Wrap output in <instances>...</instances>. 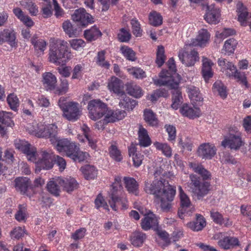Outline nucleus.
Here are the masks:
<instances>
[{
  "label": "nucleus",
  "instance_id": "62",
  "mask_svg": "<svg viewBox=\"0 0 251 251\" xmlns=\"http://www.w3.org/2000/svg\"><path fill=\"white\" fill-rule=\"evenodd\" d=\"M119 40L122 42H128L131 38V34L129 30L122 28L120 29V32L118 34Z\"/></svg>",
  "mask_w": 251,
  "mask_h": 251
},
{
  "label": "nucleus",
  "instance_id": "30",
  "mask_svg": "<svg viewBox=\"0 0 251 251\" xmlns=\"http://www.w3.org/2000/svg\"><path fill=\"white\" fill-rule=\"evenodd\" d=\"M181 207L179 209V212L182 214L186 213H189V211L187 209L190 208V213H192L195 211V208L191 204L190 200L188 196L186 194H182L180 196Z\"/></svg>",
  "mask_w": 251,
  "mask_h": 251
},
{
  "label": "nucleus",
  "instance_id": "3",
  "mask_svg": "<svg viewBox=\"0 0 251 251\" xmlns=\"http://www.w3.org/2000/svg\"><path fill=\"white\" fill-rule=\"evenodd\" d=\"M168 72L163 71L160 75V78L154 80V83L157 86H167L171 89H174L172 92V107L174 109H177L182 103L181 92L178 89L181 77L177 76L176 79H171V76L166 75Z\"/></svg>",
  "mask_w": 251,
  "mask_h": 251
},
{
  "label": "nucleus",
  "instance_id": "39",
  "mask_svg": "<svg viewBox=\"0 0 251 251\" xmlns=\"http://www.w3.org/2000/svg\"><path fill=\"white\" fill-rule=\"evenodd\" d=\"M126 91L129 95L136 98H140L143 95L141 87L133 82L126 84Z\"/></svg>",
  "mask_w": 251,
  "mask_h": 251
},
{
  "label": "nucleus",
  "instance_id": "47",
  "mask_svg": "<svg viewBox=\"0 0 251 251\" xmlns=\"http://www.w3.org/2000/svg\"><path fill=\"white\" fill-rule=\"evenodd\" d=\"M144 119L151 126H153L158 125V120L154 113L151 110L146 109L145 110Z\"/></svg>",
  "mask_w": 251,
  "mask_h": 251
},
{
  "label": "nucleus",
  "instance_id": "51",
  "mask_svg": "<svg viewBox=\"0 0 251 251\" xmlns=\"http://www.w3.org/2000/svg\"><path fill=\"white\" fill-rule=\"evenodd\" d=\"M62 27L65 32L70 37L76 36L77 34L76 28L73 25L70 21H66L62 24Z\"/></svg>",
  "mask_w": 251,
  "mask_h": 251
},
{
  "label": "nucleus",
  "instance_id": "49",
  "mask_svg": "<svg viewBox=\"0 0 251 251\" xmlns=\"http://www.w3.org/2000/svg\"><path fill=\"white\" fill-rule=\"evenodd\" d=\"M162 17L156 11L151 12L149 16V23L152 25L157 26L162 23Z\"/></svg>",
  "mask_w": 251,
  "mask_h": 251
},
{
  "label": "nucleus",
  "instance_id": "50",
  "mask_svg": "<svg viewBox=\"0 0 251 251\" xmlns=\"http://www.w3.org/2000/svg\"><path fill=\"white\" fill-rule=\"evenodd\" d=\"M237 45V41L233 38H230L226 40L224 44V49L225 54L229 55L234 52Z\"/></svg>",
  "mask_w": 251,
  "mask_h": 251
},
{
  "label": "nucleus",
  "instance_id": "22",
  "mask_svg": "<svg viewBox=\"0 0 251 251\" xmlns=\"http://www.w3.org/2000/svg\"><path fill=\"white\" fill-rule=\"evenodd\" d=\"M16 35L14 31L4 29L0 31V45L7 42L11 47L15 46Z\"/></svg>",
  "mask_w": 251,
  "mask_h": 251
},
{
  "label": "nucleus",
  "instance_id": "54",
  "mask_svg": "<svg viewBox=\"0 0 251 251\" xmlns=\"http://www.w3.org/2000/svg\"><path fill=\"white\" fill-rule=\"evenodd\" d=\"M189 89V96L192 101H201L202 98L200 94L199 89L194 86H190Z\"/></svg>",
  "mask_w": 251,
  "mask_h": 251
},
{
  "label": "nucleus",
  "instance_id": "6",
  "mask_svg": "<svg viewBox=\"0 0 251 251\" xmlns=\"http://www.w3.org/2000/svg\"><path fill=\"white\" fill-rule=\"evenodd\" d=\"M173 187L170 185L168 182L164 179H155L152 182L149 179L145 182L144 191L147 194H151L157 198L162 197V195L168 190Z\"/></svg>",
  "mask_w": 251,
  "mask_h": 251
},
{
  "label": "nucleus",
  "instance_id": "56",
  "mask_svg": "<svg viewBox=\"0 0 251 251\" xmlns=\"http://www.w3.org/2000/svg\"><path fill=\"white\" fill-rule=\"evenodd\" d=\"M164 48L162 46H159L156 52V63L159 67L162 66L166 60V56L164 54Z\"/></svg>",
  "mask_w": 251,
  "mask_h": 251
},
{
  "label": "nucleus",
  "instance_id": "32",
  "mask_svg": "<svg viewBox=\"0 0 251 251\" xmlns=\"http://www.w3.org/2000/svg\"><path fill=\"white\" fill-rule=\"evenodd\" d=\"M237 12L238 13V20L242 25H246V21L248 19L249 12L247 8L243 3L239 1L237 4Z\"/></svg>",
  "mask_w": 251,
  "mask_h": 251
},
{
  "label": "nucleus",
  "instance_id": "60",
  "mask_svg": "<svg viewBox=\"0 0 251 251\" xmlns=\"http://www.w3.org/2000/svg\"><path fill=\"white\" fill-rule=\"evenodd\" d=\"M130 24L133 34L136 37L141 36L142 30L141 29V25L138 21L136 18L132 19L131 20Z\"/></svg>",
  "mask_w": 251,
  "mask_h": 251
},
{
  "label": "nucleus",
  "instance_id": "35",
  "mask_svg": "<svg viewBox=\"0 0 251 251\" xmlns=\"http://www.w3.org/2000/svg\"><path fill=\"white\" fill-rule=\"evenodd\" d=\"M120 97L121 99L119 102V106L121 108H124L127 110H132L137 104V102L135 100L127 97L125 93Z\"/></svg>",
  "mask_w": 251,
  "mask_h": 251
},
{
  "label": "nucleus",
  "instance_id": "26",
  "mask_svg": "<svg viewBox=\"0 0 251 251\" xmlns=\"http://www.w3.org/2000/svg\"><path fill=\"white\" fill-rule=\"evenodd\" d=\"M15 187L21 194H25L30 184V179L27 177H18L15 179Z\"/></svg>",
  "mask_w": 251,
  "mask_h": 251
},
{
  "label": "nucleus",
  "instance_id": "25",
  "mask_svg": "<svg viewBox=\"0 0 251 251\" xmlns=\"http://www.w3.org/2000/svg\"><path fill=\"white\" fill-rule=\"evenodd\" d=\"M189 166L194 172L201 176L203 181L211 179V173L205 169L202 165L195 162H191Z\"/></svg>",
  "mask_w": 251,
  "mask_h": 251
},
{
  "label": "nucleus",
  "instance_id": "23",
  "mask_svg": "<svg viewBox=\"0 0 251 251\" xmlns=\"http://www.w3.org/2000/svg\"><path fill=\"white\" fill-rule=\"evenodd\" d=\"M218 245L224 250L233 249L240 246V242L236 237L226 236L220 239L218 242Z\"/></svg>",
  "mask_w": 251,
  "mask_h": 251
},
{
  "label": "nucleus",
  "instance_id": "38",
  "mask_svg": "<svg viewBox=\"0 0 251 251\" xmlns=\"http://www.w3.org/2000/svg\"><path fill=\"white\" fill-rule=\"evenodd\" d=\"M139 145L143 147H148L151 144V140L147 130L141 125L138 131Z\"/></svg>",
  "mask_w": 251,
  "mask_h": 251
},
{
  "label": "nucleus",
  "instance_id": "64",
  "mask_svg": "<svg viewBox=\"0 0 251 251\" xmlns=\"http://www.w3.org/2000/svg\"><path fill=\"white\" fill-rule=\"evenodd\" d=\"M95 203L97 208L102 207L104 209L109 210L108 205L100 194H99L97 196L95 201Z\"/></svg>",
  "mask_w": 251,
  "mask_h": 251
},
{
  "label": "nucleus",
  "instance_id": "8",
  "mask_svg": "<svg viewBox=\"0 0 251 251\" xmlns=\"http://www.w3.org/2000/svg\"><path fill=\"white\" fill-rule=\"evenodd\" d=\"M191 188L194 196L198 200H202L210 190V184L205 181H201L200 178L194 174L189 176Z\"/></svg>",
  "mask_w": 251,
  "mask_h": 251
},
{
  "label": "nucleus",
  "instance_id": "44",
  "mask_svg": "<svg viewBox=\"0 0 251 251\" xmlns=\"http://www.w3.org/2000/svg\"><path fill=\"white\" fill-rule=\"evenodd\" d=\"M226 75L228 77L233 76L237 81L239 82L240 84L244 85L246 88H248V83L247 80V77L244 73L239 72L238 70L235 71L232 73L229 72L226 73Z\"/></svg>",
  "mask_w": 251,
  "mask_h": 251
},
{
  "label": "nucleus",
  "instance_id": "29",
  "mask_svg": "<svg viewBox=\"0 0 251 251\" xmlns=\"http://www.w3.org/2000/svg\"><path fill=\"white\" fill-rule=\"evenodd\" d=\"M16 149L27 155V159L31 160V150L30 148V144L25 140H16L14 141Z\"/></svg>",
  "mask_w": 251,
  "mask_h": 251
},
{
  "label": "nucleus",
  "instance_id": "4",
  "mask_svg": "<svg viewBox=\"0 0 251 251\" xmlns=\"http://www.w3.org/2000/svg\"><path fill=\"white\" fill-rule=\"evenodd\" d=\"M56 150L60 152H64L67 156L74 161H83L87 158L88 153L81 151L75 143L67 139H62L56 145Z\"/></svg>",
  "mask_w": 251,
  "mask_h": 251
},
{
  "label": "nucleus",
  "instance_id": "18",
  "mask_svg": "<svg viewBox=\"0 0 251 251\" xmlns=\"http://www.w3.org/2000/svg\"><path fill=\"white\" fill-rule=\"evenodd\" d=\"M58 182L63 188V190L68 193H70L78 187V183L75 178L71 177L59 178Z\"/></svg>",
  "mask_w": 251,
  "mask_h": 251
},
{
  "label": "nucleus",
  "instance_id": "27",
  "mask_svg": "<svg viewBox=\"0 0 251 251\" xmlns=\"http://www.w3.org/2000/svg\"><path fill=\"white\" fill-rule=\"evenodd\" d=\"M210 38V34L207 29H201L199 30L198 35L195 41L192 43L194 46L204 47L208 43Z\"/></svg>",
  "mask_w": 251,
  "mask_h": 251
},
{
  "label": "nucleus",
  "instance_id": "15",
  "mask_svg": "<svg viewBox=\"0 0 251 251\" xmlns=\"http://www.w3.org/2000/svg\"><path fill=\"white\" fill-rule=\"evenodd\" d=\"M164 194L161 196L162 197H158L157 199L161 201V207L162 210L168 212L172 207L171 202L173 201L176 194L175 188L172 187L165 192Z\"/></svg>",
  "mask_w": 251,
  "mask_h": 251
},
{
  "label": "nucleus",
  "instance_id": "52",
  "mask_svg": "<svg viewBox=\"0 0 251 251\" xmlns=\"http://www.w3.org/2000/svg\"><path fill=\"white\" fill-rule=\"evenodd\" d=\"M154 146L158 150L161 151L162 153L167 157H171L172 156V149L166 143H161L158 142L154 143Z\"/></svg>",
  "mask_w": 251,
  "mask_h": 251
},
{
  "label": "nucleus",
  "instance_id": "43",
  "mask_svg": "<svg viewBox=\"0 0 251 251\" xmlns=\"http://www.w3.org/2000/svg\"><path fill=\"white\" fill-rule=\"evenodd\" d=\"M59 178L58 177L55 179L53 178L52 180L49 181L47 184L48 191L55 196H58L60 192L58 182Z\"/></svg>",
  "mask_w": 251,
  "mask_h": 251
},
{
  "label": "nucleus",
  "instance_id": "7",
  "mask_svg": "<svg viewBox=\"0 0 251 251\" xmlns=\"http://www.w3.org/2000/svg\"><path fill=\"white\" fill-rule=\"evenodd\" d=\"M244 144L242 140V133L235 126H231L228 133L224 137L221 145L224 148L228 147L230 150H238Z\"/></svg>",
  "mask_w": 251,
  "mask_h": 251
},
{
  "label": "nucleus",
  "instance_id": "21",
  "mask_svg": "<svg viewBox=\"0 0 251 251\" xmlns=\"http://www.w3.org/2000/svg\"><path fill=\"white\" fill-rule=\"evenodd\" d=\"M105 114L103 119V123L105 124L121 120L126 116V113L124 110H116L115 111L107 110Z\"/></svg>",
  "mask_w": 251,
  "mask_h": 251
},
{
  "label": "nucleus",
  "instance_id": "40",
  "mask_svg": "<svg viewBox=\"0 0 251 251\" xmlns=\"http://www.w3.org/2000/svg\"><path fill=\"white\" fill-rule=\"evenodd\" d=\"M80 171L86 179H94L97 176V170L94 166L85 165L81 167Z\"/></svg>",
  "mask_w": 251,
  "mask_h": 251
},
{
  "label": "nucleus",
  "instance_id": "19",
  "mask_svg": "<svg viewBox=\"0 0 251 251\" xmlns=\"http://www.w3.org/2000/svg\"><path fill=\"white\" fill-rule=\"evenodd\" d=\"M202 62L201 73L203 78L207 82L213 76L212 67L214 64L211 60L205 57H202Z\"/></svg>",
  "mask_w": 251,
  "mask_h": 251
},
{
  "label": "nucleus",
  "instance_id": "57",
  "mask_svg": "<svg viewBox=\"0 0 251 251\" xmlns=\"http://www.w3.org/2000/svg\"><path fill=\"white\" fill-rule=\"evenodd\" d=\"M109 151L110 157L114 160L117 162H120L122 160L123 156L121 152L117 146L112 145L110 147Z\"/></svg>",
  "mask_w": 251,
  "mask_h": 251
},
{
  "label": "nucleus",
  "instance_id": "14",
  "mask_svg": "<svg viewBox=\"0 0 251 251\" xmlns=\"http://www.w3.org/2000/svg\"><path fill=\"white\" fill-rule=\"evenodd\" d=\"M72 19L79 23L80 25L85 26L93 22L92 16L87 13L84 8H79L75 11L72 15Z\"/></svg>",
  "mask_w": 251,
  "mask_h": 251
},
{
  "label": "nucleus",
  "instance_id": "41",
  "mask_svg": "<svg viewBox=\"0 0 251 251\" xmlns=\"http://www.w3.org/2000/svg\"><path fill=\"white\" fill-rule=\"evenodd\" d=\"M100 30L96 26H93L90 29L86 30L84 33V36L86 39L89 41L95 40L101 36Z\"/></svg>",
  "mask_w": 251,
  "mask_h": 251
},
{
  "label": "nucleus",
  "instance_id": "63",
  "mask_svg": "<svg viewBox=\"0 0 251 251\" xmlns=\"http://www.w3.org/2000/svg\"><path fill=\"white\" fill-rule=\"evenodd\" d=\"M128 71L136 78H142L146 76L145 72L140 68H132L128 69Z\"/></svg>",
  "mask_w": 251,
  "mask_h": 251
},
{
  "label": "nucleus",
  "instance_id": "9",
  "mask_svg": "<svg viewBox=\"0 0 251 251\" xmlns=\"http://www.w3.org/2000/svg\"><path fill=\"white\" fill-rule=\"evenodd\" d=\"M178 56L182 63L188 67L194 66L200 60L198 52L191 47L190 45H186L180 50Z\"/></svg>",
  "mask_w": 251,
  "mask_h": 251
},
{
  "label": "nucleus",
  "instance_id": "61",
  "mask_svg": "<svg viewBox=\"0 0 251 251\" xmlns=\"http://www.w3.org/2000/svg\"><path fill=\"white\" fill-rule=\"evenodd\" d=\"M106 51L101 50L98 53L97 63V64L105 68L108 69L110 66L109 63L105 60V54Z\"/></svg>",
  "mask_w": 251,
  "mask_h": 251
},
{
  "label": "nucleus",
  "instance_id": "20",
  "mask_svg": "<svg viewBox=\"0 0 251 251\" xmlns=\"http://www.w3.org/2000/svg\"><path fill=\"white\" fill-rule=\"evenodd\" d=\"M108 89L117 95L121 96L125 93L124 90V84L118 78L112 76L108 84Z\"/></svg>",
  "mask_w": 251,
  "mask_h": 251
},
{
  "label": "nucleus",
  "instance_id": "11",
  "mask_svg": "<svg viewBox=\"0 0 251 251\" xmlns=\"http://www.w3.org/2000/svg\"><path fill=\"white\" fill-rule=\"evenodd\" d=\"M62 107L63 116L70 121L77 120L81 115V111L77 102H69L66 107Z\"/></svg>",
  "mask_w": 251,
  "mask_h": 251
},
{
  "label": "nucleus",
  "instance_id": "45",
  "mask_svg": "<svg viewBox=\"0 0 251 251\" xmlns=\"http://www.w3.org/2000/svg\"><path fill=\"white\" fill-rule=\"evenodd\" d=\"M60 83L59 86H55L53 90L55 94L57 95H62L66 94L69 89V82L66 78H60Z\"/></svg>",
  "mask_w": 251,
  "mask_h": 251
},
{
  "label": "nucleus",
  "instance_id": "31",
  "mask_svg": "<svg viewBox=\"0 0 251 251\" xmlns=\"http://www.w3.org/2000/svg\"><path fill=\"white\" fill-rule=\"evenodd\" d=\"M179 111L183 116L192 119L198 117L200 115L199 108L192 107L186 103L182 105Z\"/></svg>",
  "mask_w": 251,
  "mask_h": 251
},
{
  "label": "nucleus",
  "instance_id": "1",
  "mask_svg": "<svg viewBox=\"0 0 251 251\" xmlns=\"http://www.w3.org/2000/svg\"><path fill=\"white\" fill-rule=\"evenodd\" d=\"M32 162L35 163V173L38 174L42 169L50 170L52 168L54 162L59 167V170L62 172L66 166V162L62 157L53 154L50 150H41L36 151L32 147Z\"/></svg>",
  "mask_w": 251,
  "mask_h": 251
},
{
  "label": "nucleus",
  "instance_id": "13",
  "mask_svg": "<svg viewBox=\"0 0 251 251\" xmlns=\"http://www.w3.org/2000/svg\"><path fill=\"white\" fill-rule=\"evenodd\" d=\"M202 8L206 9L204 19L210 24H217L220 22V11L213 4L208 5V3L202 4Z\"/></svg>",
  "mask_w": 251,
  "mask_h": 251
},
{
  "label": "nucleus",
  "instance_id": "10",
  "mask_svg": "<svg viewBox=\"0 0 251 251\" xmlns=\"http://www.w3.org/2000/svg\"><path fill=\"white\" fill-rule=\"evenodd\" d=\"M106 104L100 100H90L88 104L90 118L94 121L101 118L107 111Z\"/></svg>",
  "mask_w": 251,
  "mask_h": 251
},
{
  "label": "nucleus",
  "instance_id": "33",
  "mask_svg": "<svg viewBox=\"0 0 251 251\" xmlns=\"http://www.w3.org/2000/svg\"><path fill=\"white\" fill-rule=\"evenodd\" d=\"M146 238L145 233L140 231H135L132 233L130 236V241L133 246L139 247L143 245Z\"/></svg>",
  "mask_w": 251,
  "mask_h": 251
},
{
  "label": "nucleus",
  "instance_id": "2",
  "mask_svg": "<svg viewBox=\"0 0 251 251\" xmlns=\"http://www.w3.org/2000/svg\"><path fill=\"white\" fill-rule=\"evenodd\" d=\"M49 61L56 65H64L72 58L66 41L51 38L50 39Z\"/></svg>",
  "mask_w": 251,
  "mask_h": 251
},
{
  "label": "nucleus",
  "instance_id": "42",
  "mask_svg": "<svg viewBox=\"0 0 251 251\" xmlns=\"http://www.w3.org/2000/svg\"><path fill=\"white\" fill-rule=\"evenodd\" d=\"M167 64L168 66V68L169 69L168 70H163L160 73L159 77H160V75L161 73L163 71L167 72H168L166 75L169 76H171V79H176L177 77V76H179L180 77L181 76L178 75L176 74V66L175 62V60L173 58H170L168 61L167 62Z\"/></svg>",
  "mask_w": 251,
  "mask_h": 251
},
{
  "label": "nucleus",
  "instance_id": "5",
  "mask_svg": "<svg viewBox=\"0 0 251 251\" xmlns=\"http://www.w3.org/2000/svg\"><path fill=\"white\" fill-rule=\"evenodd\" d=\"M122 189L121 184L113 183L108 192L107 200L110 207L115 211L119 206H121L122 209L127 208V200L122 196Z\"/></svg>",
  "mask_w": 251,
  "mask_h": 251
},
{
  "label": "nucleus",
  "instance_id": "28",
  "mask_svg": "<svg viewBox=\"0 0 251 251\" xmlns=\"http://www.w3.org/2000/svg\"><path fill=\"white\" fill-rule=\"evenodd\" d=\"M187 226L194 231L201 230L206 226V221L203 216L196 214L195 221L190 222L187 224Z\"/></svg>",
  "mask_w": 251,
  "mask_h": 251
},
{
  "label": "nucleus",
  "instance_id": "58",
  "mask_svg": "<svg viewBox=\"0 0 251 251\" xmlns=\"http://www.w3.org/2000/svg\"><path fill=\"white\" fill-rule=\"evenodd\" d=\"M7 103L10 108L14 111L18 110L19 105V99L14 94H9L7 98Z\"/></svg>",
  "mask_w": 251,
  "mask_h": 251
},
{
  "label": "nucleus",
  "instance_id": "34",
  "mask_svg": "<svg viewBox=\"0 0 251 251\" xmlns=\"http://www.w3.org/2000/svg\"><path fill=\"white\" fill-rule=\"evenodd\" d=\"M37 37L34 36L32 38V45L34 46V54L37 57H39L44 54L47 46V43L43 39L36 40Z\"/></svg>",
  "mask_w": 251,
  "mask_h": 251
},
{
  "label": "nucleus",
  "instance_id": "55",
  "mask_svg": "<svg viewBox=\"0 0 251 251\" xmlns=\"http://www.w3.org/2000/svg\"><path fill=\"white\" fill-rule=\"evenodd\" d=\"M12 115L10 112H0V123L6 126H10L14 125L11 119Z\"/></svg>",
  "mask_w": 251,
  "mask_h": 251
},
{
  "label": "nucleus",
  "instance_id": "48",
  "mask_svg": "<svg viewBox=\"0 0 251 251\" xmlns=\"http://www.w3.org/2000/svg\"><path fill=\"white\" fill-rule=\"evenodd\" d=\"M32 134L37 137H44L47 132V126L46 127L42 123H39L33 126Z\"/></svg>",
  "mask_w": 251,
  "mask_h": 251
},
{
  "label": "nucleus",
  "instance_id": "16",
  "mask_svg": "<svg viewBox=\"0 0 251 251\" xmlns=\"http://www.w3.org/2000/svg\"><path fill=\"white\" fill-rule=\"evenodd\" d=\"M197 152L198 155L202 159H210L215 155L216 149L212 144L203 143L199 146Z\"/></svg>",
  "mask_w": 251,
  "mask_h": 251
},
{
  "label": "nucleus",
  "instance_id": "36",
  "mask_svg": "<svg viewBox=\"0 0 251 251\" xmlns=\"http://www.w3.org/2000/svg\"><path fill=\"white\" fill-rule=\"evenodd\" d=\"M57 127L54 125H50L47 126V132L43 138H49L51 144L55 145L61 140H59L57 136Z\"/></svg>",
  "mask_w": 251,
  "mask_h": 251
},
{
  "label": "nucleus",
  "instance_id": "53",
  "mask_svg": "<svg viewBox=\"0 0 251 251\" xmlns=\"http://www.w3.org/2000/svg\"><path fill=\"white\" fill-rule=\"evenodd\" d=\"M15 219L19 222L25 221L27 218L26 205L20 204L18 210L15 215Z\"/></svg>",
  "mask_w": 251,
  "mask_h": 251
},
{
  "label": "nucleus",
  "instance_id": "17",
  "mask_svg": "<svg viewBox=\"0 0 251 251\" xmlns=\"http://www.w3.org/2000/svg\"><path fill=\"white\" fill-rule=\"evenodd\" d=\"M158 226L157 217L152 212L145 215L141 220V226L144 230H148L151 228L156 229Z\"/></svg>",
  "mask_w": 251,
  "mask_h": 251
},
{
  "label": "nucleus",
  "instance_id": "46",
  "mask_svg": "<svg viewBox=\"0 0 251 251\" xmlns=\"http://www.w3.org/2000/svg\"><path fill=\"white\" fill-rule=\"evenodd\" d=\"M120 51L127 60L131 61H135L136 60L135 52L128 47L122 46L120 48Z\"/></svg>",
  "mask_w": 251,
  "mask_h": 251
},
{
  "label": "nucleus",
  "instance_id": "24",
  "mask_svg": "<svg viewBox=\"0 0 251 251\" xmlns=\"http://www.w3.org/2000/svg\"><path fill=\"white\" fill-rule=\"evenodd\" d=\"M43 84L47 90L53 91L56 86L57 79L55 76L50 72L43 74Z\"/></svg>",
  "mask_w": 251,
  "mask_h": 251
},
{
  "label": "nucleus",
  "instance_id": "59",
  "mask_svg": "<svg viewBox=\"0 0 251 251\" xmlns=\"http://www.w3.org/2000/svg\"><path fill=\"white\" fill-rule=\"evenodd\" d=\"M213 89L223 99L227 96L226 87L221 81H216L213 84Z\"/></svg>",
  "mask_w": 251,
  "mask_h": 251
},
{
  "label": "nucleus",
  "instance_id": "37",
  "mask_svg": "<svg viewBox=\"0 0 251 251\" xmlns=\"http://www.w3.org/2000/svg\"><path fill=\"white\" fill-rule=\"evenodd\" d=\"M124 180L126 188L128 192L136 196L138 195V184L136 180L132 177H125Z\"/></svg>",
  "mask_w": 251,
  "mask_h": 251
},
{
  "label": "nucleus",
  "instance_id": "12",
  "mask_svg": "<svg viewBox=\"0 0 251 251\" xmlns=\"http://www.w3.org/2000/svg\"><path fill=\"white\" fill-rule=\"evenodd\" d=\"M13 12L15 15L25 25L22 31L23 37L28 40L31 37L30 27L31 26V19L25 15L20 8H14Z\"/></svg>",
  "mask_w": 251,
  "mask_h": 251
}]
</instances>
